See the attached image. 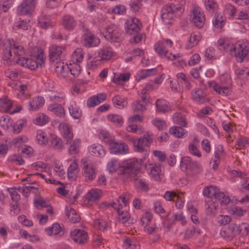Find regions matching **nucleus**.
<instances>
[{"label":"nucleus","instance_id":"1","mask_svg":"<svg viewBox=\"0 0 249 249\" xmlns=\"http://www.w3.org/2000/svg\"><path fill=\"white\" fill-rule=\"evenodd\" d=\"M142 168V164L137 159H131L123 163L120 166L118 160L112 159L107 164V169L110 173H115L119 169L118 174L124 181H128L134 177L137 172Z\"/></svg>","mask_w":249,"mask_h":249},{"label":"nucleus","instance_id":"2","mask_svg":"<svg viewBox=\"0 0 249 249\" xmlns=\"http://www.w3.org/2000/svg\"><path fill=\"white\" fill-rule=\"evenodd\" d=\"M126 33L132 36L130 39L131 43H138L142 41L143 36L140 33L142 24L137 18H131L127 21Z\"/></svg>","mask_w":249,"mask_h":249},{"label":"nucleus","instance_id":"3","mask_svg":"<svg viewBox=\"0 0 249 249\" xmlns=\"http://www.w3.org/2000/svg\"><path fill=\"white\" fill-rule=\"evenodd\" d=\"M180 166L182 171L186 172L187 176L189 177H195L200 174L202 170L201 164L196 161L192 160L189 157L182 158Z\"/></svg>","mask_w":249,"mask_h":249},{"label":"nucleus","instance_id":"4","mask_svg":"<svg viewBox=\"0 0 249 249\" xmlns=\"http://www.w3.org/2000/svg\"><path fill=\"white\" fill-rule=\"evenodd\" d=\"M173 42L169 39L162 40L155 44L154 49L156 52L161 57H165L168 60H175L179 58L178 53L173 54L168 51L169 48L172 47Z\"/></svg>","mask_w":249,"mask_h":249},{"label":"nucleus","instance_id":"5","mask_svg":"<svg viewBox=\"0 0 249 249\" xmlns=\"http://www.w3.org/2000/svg\"><path fill=\"white\" fill-rule=\"evenodd\" d=\"M103 35L106 39L115 42H121L124 37L123 31L115 24H111L105 28Z\"/></svg>","mask_w":249,"mask_h":249},{"label":"nucleus","instance_id":"6","mask_svg":"<svg viewBox=\"0 0 249 249\" xmlns=\"http://www.w3.org/2000/svg\"><path fill=\"white\" fill-rule=\"evenodd\" d=\"M153 142L152 135L148 133L144 134L142 137L138 140H134L133 142L135 150L136 152L143 153L144 156L148 154L147 148Z\"/></svg>","mask_w":249,"mask_h":249},{"label":"nucleus","instance_id":"7","mask_svg":"<svg viewBox=\"0 0 249 249\" xmlns=\"http://www.w3.org/2000/svg\"><path fill=\"white\" fill-rule=\"evenodd\" d=\"M220 83H212L213 85V89L218 94L223 96L230 95L231 92V79L228 76L223 75L220 77Z\"/></svg>","mask_w":249,"mask_h":249},{"label":"nucleus","instance_id":"8","mask_svg":"<svg viewBox=\"0 0 249 249\" xmlns=\"http://www.w3.org/2000/svg\"><path fill=\"white\" fill-rule=\"evenodd\" d=\"M81 26V25H80ZM81 30L83 32L82 43L87 48L97 46L99 42V39L94 36L83 24H82Z\"/></svg>","mask_w":249,"mask_h":249},{"label":"nucleus","instance_id":"9","mask_svg":"<svg viewBox=\"0 0 249 249\" xmlns=\"http://www.w3.org/2000/svg\"><path fill=\"white\" fill-rule=\"evenodd\" d=\"M181 9L180 7H176L175 5L171 4L162 8L161 18L166 24H172L175 13Z\"/></svg>","mask_w":249,"mask_h":249},{"label":"nucleus","instance_id":"10","mask_svg":"<svg viewBox=\"0 0 249 249\" xmlns=\"http://www.w3.org/2000/svg\"><path fill=\"white\" fill-rule=\"evenodd\" d=\"M65 53V47L53 45L49 49V57L52 62H61L64 58Z\"/></svg>","mask_w":249,"mask_h":249},{"label":"nucleus","instance_id":"11","mask_svg":"<svg viewBox=\"0 0 249 249\" xmlns=\"http://www.w3.org/2000/svg\"><path fill=\"white\" fill-rule=\"evenodd\" d=\"M192 21L194 25L198 28L203 26L205 22V17L203 12L198 6H195L190 15Z\"/></svg>","mask_w":249,"mask_h":249},{"label":"nucleus","instance_id":"12","mask_svg":"<svg viewBox=\"0 0 249 249\" xmlns=\"http://www.w3.org/2000/svg\"><path fill=\"white\" fill-rule=\"evenodd\" d=\"M108 145L110 152L114 154H125L128 151V147L124 142L118 143L112 140L106 142Z\"/></svg>","mask_w":249,"mask_h":249},{"label":"nucleus","instance_id":"13","mask_svg":"<svg viewBox=\"0 0 249 249\" xmlns=\"http://www.w3.org/2000/svg\"><path fill=\"white\" fill-rule=\"evenodd\" d=\"M81 161L83 165V171L85 178L89 180L94 179L95 172L91 161L87 158L82 159Z\"/></svg>","mask_w":249,"mask_h":249},{"label":"nucleus","instance_id":"14","mask_svg":"<svg viewBox=\"0 0 249 249\" xmlns=\"http://www.w3.org/2000/svg\"><path fill=\"white\" fill-rule=\"evenodd\" d=\"M36 0H24L18 7L19 14L25 15L32 12L36 7Z\"/></svg>","mask_w":249,"mask_h":249},{"label":"nucleus","instance_id":"15","mask_svg":"<svg viewBox=\"0 0 249 249\" xmlns=\"http://www.w3.org/2000/svg\"><path fill=\"white\" fill-rule=\"evenodd\" d=\"M71 237L75 242L79 244H85L88 239V234L85 231L77 229L71 232Z\"/></svg>","mask_w":249,"mask_h":249},{"label":"nucleus","instance_id":"16","mask_svg":"<svg viewBox=\"0 0 249 249\" xmlns=\"http://www.w3.org/2000/svg\"><path fill=\"white\" fill-rule=\"evenodd\" d=\"M236 225L233 223L227 226L223 227L220 231V234L224 238L231 239L236 234Z\"/></svg>","mask_w":249,"mask_h":249},{"label":"nucleus","instance_id":"17","mask_svg":"<svg viewBox=\"0 0 249 249\" xmlns=\"http://www.w3.org/2000/svg\"><path fill=\"white\" fill-rule=\"evenodd\" d=\"M233 54L237 61L242 62L249 52V48L245 44H238Z\"/></svg>","mask_w":249,"mask_h":249},{"label":"nucleus","instance_id":"18","mask_svg":"<svg viewBox=\"0 0 249 249\" xmlns=\"http://www.w3.org/2000/svg\"><path fill=\"white\" fill-rule=\"evenodd\" d=\"M217 43L219 50L227 52H229L230 55L233 56L235 50L237 49L235 45L231 44L228 41H225L223 39H219Z\"/></svg>","mask_w":249,"mask_h":249},{"label":"nucleus","instance_id":"19","mask_svg":"<svg viewBox=\"0 0 249 249\" xmlns=\"http://www.w3.org/2000/svg\"><path fill=\"white\" fill-rule=\"evenodd\" d=\"M61 24L65 29L71 31L74 29L77 23L72 16L66 15L62 17Z\"/></svg>","mask_w":249,"mask_h":249},{"label":"nucleus","instance_id":"20","mask_svg":"<svg viewBox=\"0 0 249 249\" xmlns=\"http://www.w3.org/2000/svg\"><path fill=\"white\" fill-rule=\"evenodd\" d=\"M191 96L194 101L199 103L201 104L207 101L206 94L201 89H194L192 91Z\"/></svg>","mask_w":249,"mask_h":249},{"label":"nucleus","instance_id":"21","mask_svg":"<svg viewBox=\"0 0 249 249\" xmlns=\"http://www.w3.org/2000/svg\"><path fill=\"white\" fill-rule=\"evenodd\" d=\"M44 102L45 100L42 97H35L29 102V109L31 111L36 110L44 105Z\"/></svg>","mask_w":249,"mask_h":249},{"label":"nucleus","instance_id":"22","mask_svg":"<svg viewBox=\"0 0 249 249\" xmlns=\"http://www.w3.org/2000/svg\"><path fill=\"white\" fill-rule=\"evenodd\" d=\"M144 231L149 234H153L154 237L152 239L153 242H155L160 238L159 231V229L157 228L155 224L150 225H144Z\"/></svg>","mask_w":249,"mask_h":249},{"label":"nucleus","instance_id":"23","mask_svg":"<svg viewBox=\"0 0 249 249\" xmlns=\"http://www.w3.org/2000/svg\"><path fill=\"white\" fill-rule=\"evenodd\" d=\"M45 231L49 235H53L54 236H62L64 234V231L62 227L57 223H54L52 227L46 228Z\"/></svg>","mask_w":249,"mask_h":249},{"label":"nucleus","instance_id":"24","mask_svg":"<svg viewBox=\"0 0 249 249\" xmlns=\"http://www.w3.org/2000/svg\"><path fill=\"white\" fill-rule=\"evenodd\" d=\"M79 171L78 163L75 160L70 164L68 168L67 174L69 179L71 181L75 180Z\"/></svg>","mask_w":249,"mask_h":249},{"label":"nucleus","instance_id":"25","mask_svg":"<svg viewBox=\"0 0 249 249\" xmlns=\"http://www.w3.org/2000/svg\"><path fill=\"white\" fill-rule=\"evenodd\" d=\"M55 71L63 78L67 77L69 67L67 65H64L62 62H58L54 65Z\"/></svg>","mask_w":249,"mask_h":249},{"label":"nucleus","instance_id":"26","mask_svg":"<svg viewBox=\"0 0 249 249\" xmlns=\"http://www.w3.org/2000/svg\"><path fill=\"white\" fill-rule=\"evenodd\" d=\"M13 106L12 101L7 97L0 98V111L3 112H10Z\"/></svg>","mask_w":249,"mask_h":249},{"label":"nucleus","instance_id":"27","mask_svg":"<svg viewBox=\"0 0 249 249\" xmlns=\"http://www.w3.org/2000/svg\"><path fill=\"white\" fill-rule=\"evenodd\" d=\"M38 25L42 29H47L52 26L50 17L47 15H41L38 19Z\"/></svg>","mask_w":249,"mask_h":249},{"label":"nucleus","instance_id":"28","mask_svg":"<svg viewBox=\"0 0 249 249\" xmlns=\"http://www.w3.org/2000/svg\"><path fill=\"white\" fill-rule=\"evenodd\" d=\"M48 109L59 117H63L65 116L64 107L59 104H52L48 106Z\"/></svg>","mask_w":249,"mask_h":249},{"label":"nucleus","instance_id":"29","mask_svg":"<svg viewBox=\"0 0 249 249\" xmlns=\"http://www.w3.org/2000/svg\"><path fill=\"white\" fill-rule=\"evenodd\" d=\"M65 211L66 215L71 222L75 223L80 221L79 215L76 213V211L73 208L66 207Z\"/></svg>","mask_w":249,"mask_h":249},{"label":"nucleus","instance_id":"30","mask_svg":"<svg viewBox=\"0 0 249 249\" xmlns=\"http://www.w3.org/2000/svg\"><path fill=\"white\" fill-rule=\"evenodd\" d=\"M199 144V140L197 137H195L192 143H190L188 146L189 152L194 156H196L198 158L201 157L200 152L197 148V146Z\"/></svg>","mask_w":249,"mask_h":249},{"label":"nucleus","instance_id":"31","mask_svg":"<svg viewBox=\"0 0 249 249\" xmlns=\"http://www.w3.org/2000/svg\"><path fill=\"white\" fill-rule=\"evenodd\" d=\"M214 197L216 199L220 201V203L222 205H227L231 201L230 197L223 192H221L218 188H217V191L215 193Z\"/></svg>","mask_w":249,"mask_h":249},{"label":"nucleus","instance_id":"32","mask_svg":"<svg viewBox=\"0 0 249 249\" xmlns=\"http://www.w3.org/2000/svg\"><path fill=\"white\" fill-rule=\"evenodd\" d=\"M217 204L212 200L205 201L206 213L207 215L214 214L216 212Z\"/></svg>","mask_w":249,"mask_h":249},{"label":"nucleus","instance_id":"33","mask_svg":"<svg viewBox=\"0 0 249 249\" xmlns=\"http://www.w3.org/2000/svg\"><path fill=\"white\" fill-rule=\"evenodd\" d=\"M157 72V70L156 69L141 70L138 73L136 80L139 81L141 79H143L148 76L156 74Z\"/></svg>","mask_w":249,"mask_h":249},{"label":"nucleus","instance_id":"34","mask_svg":"<svg viewBox=\"0 0 249 249\" xmlns=\"http://www.w3.org/2000/svg\"><path fill=\"white\" fill-rule=\"evenodd\" d=\"M89 152L95 156H104L105 151L101 145H92L89 147Z\"/></svg>","mask_w":249,"mask_h":249},{"label":"nucleus","instance_id":"35","mask_svg":"<svg viewBox=\"0 0 249 249\" xmlns=\"http://www.w3.org/2000/svg\"><path fill=\"white\" fill-rule=\"evenodd\" d=\"M101 192L99 190L92 189L89 191L86 196V198L89 202L98 200L101 197Z\"/></svg>","mask_w":249,"mask_h":249},{"label":"nucleus","instance_id":"36","mask_svg":"<svg viewBox=\"0 0 249 249\" xmlns=\"http://www.w3.org/2000/svg\"><path fill=\"white\" fill-rule=\"evenodd\" d=\"M156 105L157 109L160 112H165L171 110L168 103L164 100L157 99Z\"/></svg>","mask_w":249,"mask_h":249},{"label":"nucleus","instance_id":"37","mask_svg":"<svg viewBox=\"0 0 249 249\" xmlns=\"http://www.w3.org/2000/svg\"><path fill=\"white\" fill-rule=\"evenodd\" d=\"M204 5L206 9L212 14L216 12L218 8V5L215 0H205Z\"/></svg>","mask_w":249,"mask_h":249},{"label":"nucleus","instance_id":"38","mask_svg":"<svg viewBox=\"0 0 249 249\" xmlns=\"http://www.w3.org/2000/svg\"><path fill=\"white\" fill-rule=\"evenodd\" d=\"M200 40V36L198 33H193L191 34L187 44V48L190 49L194 46L197 45Z\"/></svg>","mask_w":249,"mask_h":249},{"label":"nucleus","instance_id":"39","mask_svg":"<svg viewBox=\"0 0 249 249\" xmlns=\"http://www.w3.org/2000/svg\"><path fill=\"white\" fill-rule=\"evenodd\" d=\"M173 120L175 124H178L181 126L185 127L187 124L185 116L181 113H176L174 114Z\"/></svg>","mask_w":249,"mask_h":249},{"label":"nucleus","instance_id":"40","mask_svg":"<svg viewBox=\"0 0 249 249\" xmlns=\"http://www.w3.org/2000/svg\"><path fill=\"white\" fill-rule=\"evenodd\" d=\"M148 102H149V101H142V100L141 101L137 100L134 102V112L137 113H139L140 112L145 110L146 109V106Z\"/></svg>","mask_w":249,"mask_h":249},{"label":"nucleus","instance_id":"41","mask_svg":"<svg viewBox=\"0 0 249 249\" xmlns=\"http://www.w3.org/2000/svg\"><path fill=\"white\" fill-rule=\"evenodd\" d=\"M51 146L54 149H60L63 147L61 139L55 135H51Z\"/></svg>","mask_w":249,"mask_h":249},{"label":"nucleus","instance_id":"42","mask_svg":"<svg viewBox=\"0 0 249 249\" xmlns=\"http://www.w3.org/2000/svg\"><path fill=\"white\" fill-rule=\"evenodd\" d=\"M60 128L62 129L63 137L67 142L71 141L73 138V134L71 128L66 124H62L60 125Z\"/></svg>","mask_w":249,"mask_h":249},{"label":"nucleus","instance_id":"43","mask_svg":"<svg viewBox=\"0 0 249 249\" xmlns=\"http://www.w3.org/2000/svg\"><path fill=\"white\" fill-rule=\"evenodd\" d=\"M81 141L80 139H75L69 147V153L70 155H75L79 153Z\"/></svg>","mask_w":249,"mask_h":249},{"label":"nucleus","instance_id":"44","mask_svg":"<svg viewBox=\"0 0 249 249\" xmlns=\"http://www.w3.org/2000/svg\"><path fill=\"white\" fill-rule=\"evenodd\" d=\"M69 110L71 115L75 119H79L82 116L81 111L75 103L70 105Z\"/></svg>","mask_w":249,"mask_h":249},{"label":"nucleus","instance_id":"45","mask_svg":"<svg viewBox=\"0 0 249 249\" xmlns=\"http://www.w3.org/2000/svg\"><path fill=\"white\" fill-rule=\"evenodd\" d=\"M217 191V187L213 186V185H209L208 186H206L203 190V195L208 197V198H211L212 197H214Z\"/></svg>","mask_w":249,"mask_h":249},{"label":"nucleus","instance_id":"46","mask_svg":"<svg viewBox=\"0 0 249 249\" xmlns=\"http://www.w3.org/2000/svg\"><path fill=\"white\" fill-rule=\"evenodd\" d=\"M36 140L40 145H46L48 142V138L45 132L41 130L37 131Z\"/></svg>","mask_w":249,"mask_h":249},{"label":"nucleus","instance_id":"47","mask_svg":"<svg viewBox=\"0 0 249 249\" xmlns=\"http://www.w3.org/2000/svg\"><path fill=\"white\" fill-rule=\"evenodd\" d=\"M112 102L114 105L119 106V107H121L124 108L127 105V98L118 95L115 96L112 98Z\"/></svg>","mask_w":249,"mask_h":249},{"label":"nucleus","instance_id":"48","mask_svg":"<svg viewBox=\"0 0 249 249\" xmlns=\"http://www.w3.org/2000/svg\"><path fill=\"white\" fill-rule=\"evenodd\" d=\"M224 17L221 13H216L213 20L214 26L217 28H221L224 25Z\"/></svg>","mask_w":249,"mask_h":249},{"label":"nucleus","instance_id":"49","mask_svg":"<svg viewBox=\"0 0 249 249\" xmlns=\"http://www.w3.org/2000/svg\"><path fill=\"white\" fill-rule=\"evenodd\" d=\"M101 60H109L112 55V50L111 48H103L99 53Z\"/></svg>","mask_w":249,"mask_h":249},{"label":"nucleus","instance_id":"50","mask_svg":"<svg viewBox=\"0 0 249 249\" xmlns=\"http://www.w3.org/2000/svg\"><path fill=\"white\" fill-rule=\"evenodd\" d=\"M27 62V66L26 68H27L31 70H36L38 67V64L39 63L40 65H42V63H44V58L43 57L40 58L38 60V62L36 61L35 60H33L31 58H28L26 60Z\"/></svg>","mask_w":249,"mask_h":249},{"label":"nucleus","instance_id":"51","mask_svg":"<svg viewBox=\"0 0 249 249\" xmlns=\"http://www.w3.org/2000/svg\"><path fill=\"white\" fill-rule=\"evenodd\" d=\"M150 174L155 180H160L161 175V168L160 165L155 164L150 169Z\"/></svg>","mask_w":249,"mask_h":249},{"label":"nucleus","instance_id":"52","mask_svg":"<svg viewBox=\"0 0 249 249\" xmlns=\"http://www.w3.org/2000/svg\"><path fill=\"white\" fill-rule=\"evenodd\" d=\"M126 12L125 6L121 4L116 5L114 7L108 9V13L116 15H123Z\"/></svg>","mask_w":249,"mask_h":249},{"label":"nucleus","instance_id":"53","mask_svg":"<svg viewBox=\"0 0 249 249\" xmlns=\"http://www.w3.org/2000/svg\"><path fill=\"white\" fill-rule=\"evenodd\" d=\"M169 132L172 135L179 138L183 137L186 132L185 129H183L181 126H174L170 129Z\"/></svg>","mask_w":249,"mask_h":249},{"label":"nucleus","instance_id":"54","mask_svg":"<svg viewBox=\"0 0 249 249\" xmlns=\"http://www.w3.org/2000/svg\"><path fill=\"white\" fill-rule=\"evenodd\" d=\"M11 46L12 51L15 56L23 55L25 53V49L22 46L17 43H11Z\"/></svg>","mask_w":249,"mask_h":249},{"label":"nucleus","instance_id":"55","mask_svg":"<svg viewBox=\"0 0 249 249\" xmlns=\"http://www.w3.org/2000/svg\"><path fill=\"white\" fill-rule=\"evenodd\" d=\"M50 202L42 198H39L34 200V205L38 210H41L43 208L49 206Z\"/></svg>","mask_w":249,"mask_h":249},{"label":"nucleus","instance_id":"56","mask_svg":"<svg viewBox=\"0 0 249 249\" xmlns=\"http://www.w3.org/2000/svg\"><path fill=\"white\" fill-rule=\"evenodd\" d=\"M7 191L10 195L12 200L11 202L18 203V201L20 199V196L17 191V188H8L7 189Z\"/></svg>","mask_w":249,"mask_h":249},{"label":"nucleus","instance_id":"57","mask_svg":"<svg viewBox=\"0 0 249 249\" xmlns=\"http://www.w3.org/2000/svg\"><path fill=\"white\" fill-rule=\"evenodd\" d=\"M236 73L238 75L239 79L243 80H249V69L245 68L244 69H237Z\"/></svg>","mask_w":249,"mask_h":249},{"label":"nucleus","instance_id":"58","mask_svg":"<svg viewBox=\"0 0 249 249\" xmlns=\"http://www.w3.org/2000/svg\"><path fill=\"white\" fill-rule=\"evenodd\" d=\"M107 119L114 123H116L118 126H122L123 124V118L119 115L116 114H110L108 115L107 117Z\"/></svg>","mask_w":249,"mask_h":249},{"label":"nucleus","instance_id":"59","mask_svg":"<svg viewBox=\"0 0 249 249\" xmlns=\"http://www.w3.org/2000/svg\"><path fill=\"white\" fill-rule=\"evenodd\" d=\"M49 121L48 117L43 114H40L34 120V123L39 125H42L46 124Z\"/></svg>","mask_w":249,"mask_h":249},{"label":"nucleus","instance_id":"60","mask_svg":"<svg viewBox=\"0 0 249 249\" xmlns=\"http://www.w3.org/2000/svg\"><path fill=\"white\" fill-rule=\"evenodd\" d=\"M237 231L241 233L243 235L246 236L249 234V224L246 223H243L236 226Z\"/></svg>","mask_w":249,"mask_h":249},{"label":"nucleus","instance_id":"61","mask_svg":"<svg viewBox=\"0 0 249 249\" xmlns=\"http://www.w3.org/2000/svg\"><path fill=\"white\" fill-rule=\"evenodd\" d=\"M12 48L11 44H10V46L6 47L3 51V59L5 60L8 61L10 60V61H14L12 58Z\"/></svg>","mask_w":249,"mask_h":249},{"label":"nucleus","instance_id":"62","mask_svg":"<svg viewBox=\"0 0 249 249\" xmlns=\"http://www.w3.org/2000/svg\"><path fill=\"white\" fill-rule=\"evenodd\" d=\"M119 214L118 219L123 223L127 222L130 219V215L129 213L126 211H121L118 212Z\"/></svg>","mask_w":249,"mask_h":249},{"label":"nucleus","instance_id":"63","mask_svg":"<svg viewBox=\"0 0 249 249\" xmlns=\"http://www.w3.org/2000/svg\"><path fill=\"white\" fill-rule=\"evenodd\" d=\"M196 232L198 234L201 233V230L198 228V225L193 226L192 229L187 230L185 232V237L190 238L192 237Z\"/></svg>","mask_w":249,"mask_h":249},{"label":"nucleus","instance_id":"64","mask_svg":"<svg viewBox=\"0 0 249 249\" xmlns=\"http://www.w3.org/2000/svg\"><path fill=\"white\" fill-rule=\"evenodd\" d=\"M141 0H131L129 6L131 10L134 12H138L142 7Z\"/></svg>","mask_w":249,"mask_h":249}]
</instances>
